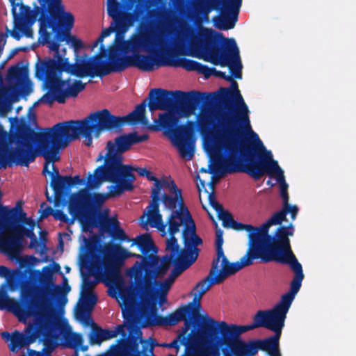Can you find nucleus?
Masks as SVG:
<instances>
[{
	"instance_id": "f257e3e1",
	"label": "nucleus",
	"mask_w": 356,
	"mask_h": 356,
	"mask_svg": "<svg viewBox=\"0 0 356 356\" xmlns=\"http://www.w3.org/2000/svg\"><path fill=\"white\" fill-rule=\"evenodd\" d=\"M230 87L220 88L216 92H203L202 106L197 115L199 131L205 138H211L213 149L229 154L238 149L242 129L251 131L250 111L232 77Z\"/></svg>"
},
{
	"instance_id": "f03ea898",
	"label": "nucleus",
	"mask_w": 356,
	"mask_h": 356,
	"mask_svg": "<svg viewBox=\"0 0 356 356\" xmlns=\"http://www.w3.org/2000/svg\"><path fill=\"white\" fill-rule=\"evenodd\" d=\"M253 140H241L238 149L225 155L217 154L210 171L218 178L226 174L245 172L255 181L266 173L275 176L280 186V196L288 194V184L284 172L277 161L273 159L270 151H267L258 135L252 132Z\"/></svg>"
},
{
	"instance_id": "7ed1b4c3",
	"label": "nucleus",
	"mask_w": 356,
	"mask_h": 356,
	"mask_svg": "<svg viewBox=\"0 0 356 356\" xmlns=\"http://www.w3.org/2000/svg\"><path fill=\"white\" fill-rule=\"evenodd\" d=\"M0 276L6 279L2 284L6 290L7 287L11 291L20 289V300L49 316H56L51 299L63 298L66 302V295L71 289L65 277H63V288L54 284L53 270L49 266L43 267L42 273L29 267L10 270L6 266H0Z\"/></svg>"
},
{
	"instance_id": "20e7f679",
	"label": "nucleus",
	"mask_w": 356,
	"mask_h": 356,
	"mask_svg": "<svg viewBox=\"0 0 356 356\" xmlns=\"http://www.w3.org/2000/svg\"><path fill=\"white\" fill-rule=\"evenodd\" d=\"M184 35L190 48L201 55L199 58L214 65L228 67L232 76L242 78L239 50L234 38H226L222 33L204 26L188 27Z\"/></svg>"
},
{
	"instance_id": "39448f33",
	"label": "nucleus",
	"mask_w": 356,
	"mask_h": 356,
	"mask_svg": "<svg viewBox=\"0 0 356 356\" xmlns=\"http://www.w3.org/2000/svg\"><path fill=\"white\" fill-rule=\"evenodd\" d=\"M145 111L146 100H143L136 105L133 111L124 116L114 115L109 110L104 108L93 112L81 120L65 121L67 145L72 140L79 138L80 135L84 138L85 145L90 147L92 144V134L98 138L102 131L120 132L125 124H141L146 126L148 121Z\"/></svg>"
},
{
	"instance_id": "423d86ee",
	"label": "nucleus",
	"mask_w": 356,
	"mask_h": 356,
	"mask_svg": "<svg viewBox=\"0 0 356 356\" xmlns=\"http://www.w3.org/2000/svg\"><path fill=\"white\" fill-rule=\"evenodd\" d=\"M131 246L136 245L143 254L132 253L122 248L120 244H113L106 246L103 253L102 279L106 286L116 287L122 282L120 269L124 264V260L129 257L141 259L140 262L136 261L131 268L134 278L145 274L144 258L156 255L158 248L154 245L149 234H140L131 239Z\"/></svg>"
},
{
	"instance_id": "0eeeda50",
	"label": "nucleus",
	"mask_w": 356,
	"mask_h": 356,
	"mask_svg": "<svg viewBox=\"0 0 356 356\" xmlns=\"http://www.w3.org/2000/svg\"><path fill=\"white\" fill-rule=\"evenodd\" d=\"M170 238L166 241L165 250L170 252L160 258L157 255H151L144 258L146 264L158 270L160 274H166L170 264L180 266L182 270L188 268L197 259L200 249L197 248L203 243L202 239L196 234V225H188L182 229L181 235L184 248L181 249L177 239V233L168 232Z\"/></svg>"
},
{
	"instance_id": "6e6552de",
	"label": "nucleus",
	"mask_w": 356,
	"mask_h": 356,
	"mask_svg": "<svg viewBox=\"0 0 356 356\" xmlns=\"http://www.w3.org/2000/svg\"><path fill=\"white\" fill-rule=\"evenodd\" d=\"M293 231L291 223L288 226L279 227L273 236L269 232L267 236L260 233L255 251L263 263L276 261L289 265L295 274L291 283L301 286L305 277L302 267L291 250L289 238L293 235Z\"/></svg>"
},
{
	"instance_id": "1a4fd4ad",
	"label": "nucleus",
	"mask_w": 356,
	"mask_h": 356,
	"mask_svg": "<svg viewBox=\"0 0 356 356\" xmlns=\"http://www.w3.org/2000/svg\"><path fill=\"white\" fill-rule=\"evenodd\" d=\"M150 17H156V28L160 34L155 37L152 32L146 30V26L140 23L137 31L133 33L127 40L115 39V44L110 47L111 55L118 56L129 53H154L165 44L162 35L170 30L174 19L169 10L159 11L155 9L149 13Z\"/></svg>"
},
{
	"instance_id": "9d476101",
	"label": "nucleus",
	"mask_w": 356,
	"mask_h": 356,
	"mask_svg": "<svg viewBox=\"0 0 356 356\" xmlns=\"http://www.w3.org/2000/svg\"><path fill=\"white\" fill-rule=\"evenodd\" d=\"M59 63L52 58H38L35 66V76L44 82L47 92L43 95L40 102L50 106L54 102L64 104L69 97H76L86 88V83L75 80L70 84V79H61L62 73Z\"/></svg>"
},
{
	"instance_id": "9b49d317",
	"label": "nucleus",
	"mask_w": 356,
	"mask_h": 356,
	"mask_svg": "<svg viewBox=\"0 0 356 356\" xmlns=\"http://www.w3.org/2000/svg\"><path fill=\"white\" fill-rule=\"evenodd\" d=\"M49 48L54 52L52 58L59 63L60 70L76 77L102 78L114 72V65L111 63V51L110 48L106 49L104 44L100 45L99 52L92 57L86 54L83 56L76 55L72 64L70 63L67 58L64 57L66 52L65 48L63 49V54L60 53L59 43L51 42Z\"/></svg>"
},
{
	"instance_id": "f8f14e48",
	"label": "nucleus",
	"mask_w": 356,
	"mask_h": 356,
	"mask_svg": "<svg viewBox=\"0 0 356 356\" xmlns=\"http://www.w3.org/2000/svg\"><path fill=\"white\" fill-rule=\"evenodd\" d=\"M17 141L39 143V154L44 159V172L49 162L60 160V149L67 146L65 122H58L52 127L35 132L26 122H22L17 127Z\"/></svg>"
},
{
	"instance_id": "ddd939ff",
	"label": "nucleus",
	"mask_w": 356,
	"mask_h": 356,
	"mask_svg": "<svg viewBox=\"0 0 356 356\" xmlns=\"http://www.w3.org/2000/svg\"><path fill=\"white\" fill-rule=\"evenodd\" d=\"M40 6H35L33 10L29 12L26 15L22 17V21L15 22L16 26L22 27L24 24L33 25L38 19L40 23L39 34L40 38L42 39V43L47 46L51 44V32L48 29H52L56 31L58 26L63 28L69 33L73 28L74 17L71 13L65 12L61 3L47 0V3L39 1Z\"/></svg>"
},
{
	"instance_id": "4468645a",
	"label": "nucleus",
	"mask_w": 356,
	"mask_h": 356,
	"mask_svg": "<svg viewBox=\"0 0 356 356\" xmlns=\"http://www.w3.org/2000/svg\"><path fill=\"white\" fill-rule=\"evenodd\" d=\"M206 94L202 92L191 90L183 92L181 90L169 91L162 88L151 89L146 100V106L152 112L156 110H167L175 104L177 111L184 117L194 114L200 107L202 97Z\"/></svg>"
},
{
	"instance_id": "2eb2a0df",
	"label": "nucleus",
	"mask_w": 356,
	"mask_h": 356,
	"mask_svg": "<svg viewBox=\"0 0 356 356\" xmlns=\"http://www.w3.org/2000/svg\"><path fill=\"white\" fill-rule=\"evenodd\" d=\"M179 118L172 112L160 113L159 119L154 120L153 124H149L147 129L158 131L163 129L169 135L172 145L177 147L181 158L191 161L195 153L193 131L195 123L188 121L186 125H178Z\"/></svg>"
},
{
	"instance_id": "dca6fc26",
	"label": "nucleus",
	"mask_w": 356,
	"mask_h": 356,
	"mask_svg": "<svg viewBox=\"0 0 356 356\" xmlns=\"http://www.w3.org/2000/svg\"><path fill=\"white\" fill-rule=\"evenodd\" d=\"M3 309L12 312L19 321L24 322L33 317L49 335L54 331L63 330V323L56 316H49L20 300L9 297L5 285H1L0 288V310Z\"/></svg>"
},
{
	"instance_id": "f3484780",
	"label": "nucleus",
	"mask_w": 356,
	"mask_h": 356,
	"mask_svg": "<svg viewBox=\"0 0 356 356\" xmlns=\"http://www.w3.org/2000/svg\"><path fill=\"white\" fill-rule=\"evenodd\" d=\"M131 147L129 134L118 136L114 141L109 140L106 143V153L100 152L97 161L104 159V163L94 170L93 174H89L87 177V187L92 189V186L102 180L110 173H117L123 164L122 154Z\"/></svg>"
},
{
	"instance_id": "a211bd4d",
	"label": "nucleus",
	"mask_w": 356,
	"mask_h": 356,
	"mask_svg": "<svg viewBox=\"0 0 356 356\" xmlns=\"http://www.w3.org/2000/svg\"><path fill=\"white\" fill-rule=\"evenodd\" d=\"M300 287V285L291 283L290 291L282 296L280 301L273 309L259 310L254 314L253 321L257 327H265L275 332L268 339L280 342L286 314Z\"/></svg>"
},
{
	"instance_id": "6ab92c4d",
	"label": "nucleus",
	"mask_w": 356,
	"mask_h": 356,
	"mask_svg": "<svg viewBox=\"0 0 356 356\" xmlns=\"http://www.w3.org/2000/svg\"><path fill=\"white\" fill-rule=\"evenodd\" d=\"M148 5L145 0H125L122 4L117 0H108L107 13L113 20L118 33L124 34L140 22L146 26Z\"/></svg>"
},
{
	"instance_id": "aec40b11",
	"label": "nucleus",
	"mask_w": 356,
	"mask_h": 356,
	"mask_svg": "<svg viewBox=\"0 0 356 356\" xmlns=\"http://www.w3.org/2000/svg\"><path fill=\"white\" fill-rule=\"evenodd\" d=\"M259 259L255 250L248 249L245 255L241 258L240 261L230 263L225 254L220 258L221 269L219 270V263L216 269L213 265L209 275L202 280L197 283L194 287L193 300L201 301L203 295L211 287L213 284L222 283L227 277L235 274L243 268L250 266L254 259Z\"/></svg>"
},
{
	"instance_id": "412c9836",
	"label": "nucleus",
	"mask_w": 356,
	"mask_h": 356,
	"mask_svg": "<svg viewBox=\"0 0 356 356\" xmlns=\"http://www.w3.org/2000/svg\"><path fill=\"white\" fill-rule=\"evenodd\" d=\"M145 264V274L135 278L136 288L140 293L141 301L144 306L151 312H156V304L160 305L167 302V294L170 289L164 287H158L154 284L155 279H161L165 274L157 273L158 270Z\"/></svg>"
},
{
	"instance_id": "4be33fe9",
	"label": "nucleus",
	"mask_w": 356,
	"mask_h": 356,
	"mask_svg": "<svg viewBox=\"0 0 356 356\" xmlns=\"http://www.w3.org/2000/svg\"><path fill=\"white\" fill-rule=\"evenodd\" d=\"M172 188L173 192L170 193L173 195L163 193L161 202L165 209L172 211L167 219L168 232L178 233L181 226L184 227L195 223L184 204L181 190L176 184H173Z\"/></svg>"
},
{
	"instance_id": "5701e85b",
	"label": "nucleus",
	"mask_w": 356,
	"mask_h": 356,
	"mask_svg": "<svg viewBox=\"0 0 356 356\" xmlns=\"http://www.w3.org/2000/svg\"><path fill=\"white\" fill-rule=\"evenodd\" d=\"M14 150L9 147L7 133L0 127V169H6L13 163L22 166H29L33 162L37 154L33 143L17 142Z\"/></svg>"
},
{
	"instance_id": "b1692460",
	"label": "nucleus",
	"mask_w": 356,
	"mask_h": 356,
	"mask_svg": "<svg viewBox=\"0 0 356 356\" xmlns=\"http://www.w3.org/2000/svg\"><path fill=\"white\" fill-rule=\"evenodd\" d=\"M111 63L114 65V72H122L129 67H135L144 72H150L154 70L155 65L159 67L167 65L159 60L158 50L148 54L132 53L131 55L113 56Z\"/></svg>"
},
{
	"instance_id": "393cba45",
	"label": "nucleus",
	"mask_w": 356,
	"mask_h": 356,
	"mask_svg": "<svg viewBox=\"0 0 356 356\" xmlns=\"http://www.w3.org/2000/svg\"><path fill=\"white\" fill-rule=\"evenodd\" d=\"M243 0H209L207 12L214 9L220 15L213 18L216 28L227 31L234 28L238 17Z\"/></svg>"
},
{
	"instance_id": "a878e982",
	"label": "nucleus",
	"mask_w": 356,
	"mask_h": 356,
	"mask_svg": "<svg viewBox=\"0 0 356 356\" xmlns=\"http://www.w3.org/2000/svg\"><path fill=\"white\" fill-rule=\"evenodd\" d=\"M117 173H110L99 182L92 186V189L98 188L104 182L108 181L114 183L116 186H112L115 189L111 191V195H120L124 191H130L134 189L133 183L135 181L134 171L138 172L140 177H145L148 170L146 168L133 167L130 165L122 164Z\"/></svg>"
},
{
	"instance_id": "bb28decb",
	"label": "nucleus",
	"mask_w": 356,
	"mask_h": 356,
	"mask_svg": "<svg viewBox=\"0 0 356 356\" xmlns=\"http://www.w3.org/2000/svg\"><path fill=\"white\" fill-rule=\"evenodd\" d=\"M235 356H254L259 350L266 351L270 356H281L279 342L266 338L262 340L250 341L245 343L242 340H236L227 345Z\"/></svg>"
},
{
	"instance_id": "cd10ccee",
	"label": "nucleus",
	"mask_w": 356,
	"mask_h": 356,
	"mask_svg": "<svg viewBox=\"0 0 356 356\" xmlns=\"http://www.w3.org/2000/svg\"><path fill=\"white\" fill-rule=\"evenodd\" d=\"M201 308L200 301L192 302L184 305L175 310V312L168 314L166 316H162L156 314V312H152L153 319L149 322V325H175L179 321L185 320H191L188 316H199V311Z\"/></svg>"
},
{
	"instance_id": "c85d7f7f",
	"label": "nucleus",
	"mask_w": 356,
	"mask_h": 356,
	"mask_svg": "<svg viewBox=\"0 0 356 356\" xmlns=\"http://www.w3.org/2000/svg\"><path fill=\"white\" fill-rule=\"evenodd\" d=\"M207 326L213 332H220L222 337V343L229 345L239 339L240 335L248 330L246 325H228L225 321L217 322L212 318L205 317Z\"/></svg>"
},
{
	"instance_id": "c756f323",
	"label": "nucleus",
	"mask_w": 356,
	"mask_h": 356,
	"mask_svg": "<svg viewBox=\"0 0 356 356\" xmlns=\"http://www.w3.org/2000/svg\"><path fill=\"white\" fill-rule=\"evenodd\" d=\"M193 325L192 320H185L184 327L182 328L181 332L177 335V338L169 343H163L161 345L163 347L170 348H175L177 353L179 350L180 345L185 346L184 354L181 356H202L204 353L200 352L196 346L193 343V338L191 337L194 331L192 330L188 337L186 333L190 327Z\"/></svg>"
},
{
	"instance_id": "7c9ffc66",
	"label": "nucleus",
	"mask_w": 356,
	"mask_h": 356,
	"mask_svg": "<svg viewBox=\"0 0 356 356\" xmlns=\"http://www.w3.org/2000/svg\"><path fill=\"white\" fill-rule=\"evenodd\" d=\"M10 234L0 236V250L11 257L17 256L22 250L24 233L15 228H9Z\"/></svg>"
},
{
	"instance_id": "2f4dec72",
	"label": "nucleus",
	"mask_w": 356,
	"mask_h": 356,
	"mask_svg": "<svg viewBox=\"0 0 356 356\" xmlns=\"http://www.w3.org/2000/svg\"><path fill=\"white\" fill-rule=\"evenodd\" d=\"M161 200L160 198V191H152L151 193V202L147 209V216L151 227H155L161 233L162 236L166 235L168 229L166 230L167 222L164 223L162 219V215L159 213V202Z\"/></svg>"
},
{
	"instance_id": "473e14b6",
	"label": "nucleus",
	"mask_w": 356,
	"mask_h": 356,
	"mask_svg": "<svg viewBox=\"0 0 356 356\" xmlns=\"http://www.w3.org/2000/svg\"><path fill=\"white\" fill-rule=\"evenodd\" d=\"M222 226L226 228H232L236 231L245 230L248 232L249 248L255 250V245L258 241V235L259 233V227H254L252 225L243 224L235 220L232 215L228 212L221 220Z\"/></svg>"
},
{
	"instance_id": "72a5a7b5",
	"label": "nucleus",
	"mask_w": 356,
	"mask_h": 356,
	"mask_svg": "<svg viewBox=\"0 0 356 356\" xmlns=\"http://www.w3.org/2000/svg\"><path fill=\"white\" fill-rule=\"evenodd\" d=\"M99 227L102 232L109 234L113 239L120 242H131V239L126 234L124 230L120 226V222L115 218L103 216L99 218Z\"/></svg>"
},
{
	"instance_id": "f704fd0d",
	"label": "nucleus",
	"mask_w": 356,
	"mask_h": 356,
	"mask_svg": "<svg viewBox=\"0 0 356 356\" xmlns=\"http://www.w3.org/2000/svg\"><path fill=\"white\" fill-rule=\"evenodd\" d=\"M92 193L81 189L76 194L72 195L68 205L70 214H79L81 211L92 209Z\"/></svg>"
},
{
	"instance_id": "c9c22d12",
	"label": "nucleus",
	"mask_w": 356,
	"mask_h": 356,
	"mask_svg": "<svg viewBox=\"0 0 356 356\" xmlns=\"http://www.w3.org/2000/svg\"><path fill=\"white\" fill-rule=\"evenodd\" d=\"M60 184H62L61 191L59 197L54 200V207H59L65 206L67 203V197L70 188L76 185H83L86 183L85 179H81L79 175L74 177L66 175L65 177H60Z\"/></svg>"
},
{
	"instance_id": "e433bc0d",
	"label": "nucleus",
	"mask_w": 356,
	"mask_h": 356,
	"mask_svg": "<svg viewBox=\"0 0 356 356\" xmlns=\"http://www.w3.org/2000/svg\"><path fill=\"white\" fill-rule=\"evenodd\" d=\"M86 325H91L89 333V343L90 345H101L102 342L111 339L110 330L104 329L95 323L90 317H87L83 321Z\"/></svg>"
},
{
	"instance_id": "4c0bfd02",
	"label": "nucleus",
	"mask_w": 356,
	"mask_h": 356,
	"mask_svg": "<svg viewBox=\"0 0 356 356\" xmlns=\"http://www.w3.org/2000/svg\"><path fill=\"white\" fill-rule=\"evenodd\" d=\"M130 293V291H127L122 295L123 300L126 304V310H123V317L129 323L128 330L129 333H135L137 336H140L142 334V332L140 327L136 325L138 319L137 312L134 307L127 305V301L131 296Z\"/></svg>"
},
{
	"instance_id": "58836bf2",
	"label": "nucleus",
	"mask_w": 356,
	"mask_h": 356,
	"mask_svg": "<svg viewBox=\"0 0 356 356\" xmlns=\"http://www.w3.org/2000/svg\"><path fill=\"white\" fill-rule=\"evenodd\" d=\"M97 301V297L94 293H82L81 303L78 307L76 315L83 321L90 317L88 312L93 309Z\"/></svg>"
},
{
	"instance_id": "ea45409f",
	"label": "nucleus",
	"mask_w": 356,
	"mask_h": 356,
	"mask_svg": "<svg viewBox=\"0 0 356 356\" xmlns=\"http://www.w3.org/2000/svg\"><path fill=\"white\" fill-rule=\"evenodd\" d=\"M55 162H49L47 165V171L44 172V166L43 167L42 174L46 175H49L51 177L50 186L54 191V199L56 200L59 197V194L61 191L62 184H60V177H65L59 174L58 168L54 164Z\"/></svg>"
},
{
	"instance_id": "a19ab883",
	"label": "nucleus",
	"mask_w": 356,
	"mask_h": 356,
	"mask_svg": "<svg viewBox=\"0 0 356 356\" xmlns=\"http://www.w3.org/2000/svg\"><path fill=\"white\" fill-rule=\"evenodd\" d=\"M286 211L283 210V208L275 212L267 221L259 226V233H262L263 236H267L270 227L281 224L286 220Z\"/></svg>"
},
{
	"instance_id": "79ce46f5",
	"label": "nucleus",
	"mask_w": 356,
	"mask_h": 356,
	"mask_svg": "<svg viewBox=\"0 0 356 356\" xmlns=\"http://www.w3.org/2000/svg\"><path fill=\"white\" fill-rule=\"evenodd\" d=\"M32 342L33 340L31 339L30 337L15 330L13 332V339L11 345H10V349L11 351L14 352L19 348L29 346Z\"/></svg>"
},
{
	"instance_id": "37998d69",
	"label": "nucleus",
	"mask_w": 356,
	"mask_h": 356,
	"mask_svg": "<svg viewBox=\"0 0 356 356\" xmlns=\"http://www.w3.org/2000/svg\"><path fill=\"white\" fill-rule=\"evenodd\" d=\"M10 3L11 12L15 22H17V21L22 22V17L32 10L29 6L24 5L22 0H10Z\"/></svg>"
},
{
	"instance_id": "c03bdc74",
	"label": "nucleus",
	"mask_w": 356,
	"mask_h": 356,
	"mask_svg": "<svg viewBox=\"0 0 356 356\" xmlns=\"http://www.w3.org/2000/svg\"><path fill=\"white\" fill-rule=\"evenodd\" d=\"M80 221L82 229L84 232L91 231L94 227H99V220L92 214L86 211H81L76 216Z\"/></svg>"
},
{
	"instance_id": "a18cd8bd",
	"label": "nucleus",
	"mask_w": 356,
	"mask_h": 356,
	"mask_svg": "<svg viewBox=\"0 0 356 356\" xmlns=\"http://www.w3.org/2000/svg\"><path fill=\"white\" fill-rule=\"evenodd\" d=\"M215 245L216 251V258H215L213 260V269H216L217 264L220 262V258L223 256V254H225L222 249L223 231L220 229H216Z\"/></svg>"
},
{
	"instance_id": "49530a36",
	"label": "nucleus",
	"mask_w": 356,
	"mask_h": 356,
	"mask_svg": "<svg viewBox=\"0 0 356 356\" xmlns=\"http://www.w3.org/2000/svg\"><path fill=\"white\" fill-rule=\"evenodd\" d=\"M113 186H110L111 190L107 193H93L92 195V207H101L104 202L107 200L108 197H115V195H111V191H114L115 189L112 188Z\"/></svg>"
},
{
	"instance_id": "de8ad7c7",
	"label": "nucleus",
	"mask_w": 356,
	"mask_h": 356,
	"mask_svg": "<svg viewBox=\"0 0 356 356\" xmlns=\"http://www.w3.org/2000/svg\"><path fill=\"white\" fill-rule=\"evenodd\" d=\"M67 342L71 348H78L81 347L82 351L88 350L87 346H83V339L80 333L73 332L67 338Z\"/></svg>"
},
{
	"instance_id": "09e8293b",
	"label": "nucleus",
	"mask_w": 356,
	"mask_h": 356,
	"mask_svg": "<svg viewBox=\"0 0 356 356\" xmlns=\"http://www.w3.org/2000/svg\"><path fill=\"white\" fill-rule=\"evenodd\" d=\"M208 199L209 204L216 211L218 218L221 220L223 217L225 216V213L229 211L223 209V207L216 200V197L213 193L209 195Z\"/></svg>"
},
{
	"instance_id": "8fccbe9b",
	"label": "nucleus",
	"mask_w": 356,
	"mask_h": 356,
	"mask_svg": "<svg viewBox=\"0 0 356 356\" xmlns=\"http://www.w3.org/2000/svg\"><path fill=\"white\" fill-rule=\"evenodd\" d=\"M26 73V69L19 65L11 66L8 71V76L16 80L22 79L24 76H25Z\"/></svg>"
},
{
	"instance_id": "3c124183",
	"label": "nucleus",
	"mask_w": 356,
	"mask_h": 356,
	"mask_svg": "<svg viewBox=\"0 0 356 356\" xmlns=\"http://www.w3.org/2000/svg\"><path fill=\"white\" fill-rule=\"evenodd\" d=\"M72 218H69L67 214H65L60 209H54L53 217L56 220H60L65 223H67L69 225H72L74 223V220L76 219L78 214H70Z\"/></svg>"
},
{
	"instance_id": "603ef678",
	"label": "nucleus",
	"mask_w": 356,
	"mask_h": 356,
	"mask_svg": "<svg viewBox=\"0 0 356 356\" xmlns=\"http://www.w3.org/2000/svg\"><path fill=\"white\" fill-rule=\"evenodd\" d=\"M67 42H70L74 49V56L79 55V51L84 47V44L81 40L77 38L74 35H72L70 33L67 35Z\"/></svg>"
},
{
	"instance_id": "864d4df0",
	"label": "nucleus",
	"mask_w": 356,
	"mask_h": 356,
	"mask_svg": "<svg viewBox=\"0 0 356 356\" xmlns=\"http://www.w3.org/2000/svg\"><path fill=\"white\" fill-rule=\"evenodd\" d=\"M115 31L117 33H118V32L117 31V29H116V26L113 24V22L111 24V26L104 29L100 35L99 36V38L97 39L96 41L94 42L93 44H92V49L97 47V45L99 44V43H102L104 40V39L108 36H109L113 32ZM120 33H119L120 34Z\"/></svg>"
},
{
	"instance_id": "5fc2aeb1",
	"label": "nucleus",
	"mask_w": 356,
	"mask_h": 356,
	"mask_svg": "<svg viewBox=\"0 0 356 356\" xmlns=\"http://www.w3.org/2000/svg\"><path fill=\"white\" fill-rule=\"evenodd\" d=\"M200 63L193 60H191V59H188V58H183L181 60L179 65H181L182 67H184L185 70H186L188 71H196L197 72L198 70Z\"/></svg>"
},
{
	"instance_id": "6e6d98bb",
	"label": "nucleus",
	"mask_w": 356,
	"mask_h": 356,
	"mask_svg": "<svg viewBox=\"0 0 356 356\" xmlns=\"http://www.w3.org/2000/svg\"><path fill=\"white\" fill-rule=\"evenodd\" d=\"M177 277V275H175L174 273H170L169 277L163 281L157 280L155 279L154 280V284L158 287H164L165 289H170L172 284L175 282Z\"/></svg>"
},
{
	"instance_id": "4d7b16f0",
	"label": "nucleus",
	"mask_w": 356,
	"mask_h": 356,
	"mask_svg": "<svg viewBox=\"0 0 356 356\" xmlns=\"http://www.w3.org/2000/svg\"><path fill=\"white\" fill-rule=\"evenodd\" d=\"M131 145L140 143L147 140L149 138L148 134L138 135L136 132L129 134Z\"/></svg>"
},
{
	"instance_id": "13d9d810",
	"label": "nucleus",
	"mask_w": 356,
	"mask_h": 356,
	"mask_svg": "<svg viewBox=\"0 0 356 356\" xmlns=\"http://www.w3.org/2000/svg\"><path fill=\"white\" fill-rule=\"evenodd\" d=\"M96 285V282L88 277L83 280L82 293H93L92 289Z\"/></svg>"
},
{
	"instance_id": "bf43d9fd",
	"label": "nucleus",
	"mask_w": 356,
	"mask_h": 356,
	"mask_svg": "<svg viewBox=\"0 0 356 356\" xmlns=\"http://www.w3.org/2000/svg\"><path fill=\"white\" fill-rule=\"evenodd\" d=\"M40 211H41L40 216L41 220L44 219L51 215L53 216L54 209L50 206H48L45 202H42L41 204Z\"/></svg>"
},
{
	"instance_id": "052dcab7",
	"label": "nucleus",
	"mask_w": 356,
	"mask_h": 356,
	"mask_svg": "<svg viewBox=\"0 0 356 356\" xmlns=\"http://www.w3.org/2000/svg\"><path fill=\"white\" fill-rule=\"evenodd\" d=\"M145 177L149 180V181H154V187L152 188V190H151V192L152 191H161V185L159 184V179L155 177L154 175H153L152 174V172L148 170L147 172V174L145 175Z\"/></svg>"
},
{
	"instance_id": "680f3d73",
	"label": "nucleus",
	"mask_w": 356,
	"mask_h": 356,
	"mask_svg": "<svg viewBox=\"0 0 356 356\" xmlns=\"http://www.w3.org/2000/svg\"><path fill=\"white\" fill-rule=\"evenodd\" d=\"M118 334H121L123 337H126L125 326L123 324L118 325L115 330H110L111 338H115Z\"/></svg>"
},
{
	"instance_id": "e2e57ef3",
	"label": "nucleus",
	"mask_w": 356,
	"mask_h": 356,
	"mask_svg": "<svg viewBox=\"0 0 356 356\" xmlns=\"http://www.w3.org/2000/svg\"><path fill=\"white\" fill-rule=\"evenodd\" d=\"M213 68V67H209L206 65L200 63V65H199V67H198V70L197 72L200 74H203L206 79H208L211 76H212Z\"/></svg>"
},
{
	"instance_id": "0e129e2a",
	"label": "nucleus",
	"mask_w": 356,
	"mask_h": 356,
	"mask_svg": "<svg viewBox=\"0 0 356 356\" xmlns=\"http://www.w3.org/2000/svg\"><path fill=\"white\" fill-rule=\"evenodd\" d=\"M283 210L286 211V215L288 213L291 214V218L292 220H294L296 218V216L298 212V208L296 205H289L286 207H282Z\"/></svg>"
},
{
	"instance_id": "69168bd1",
	"label": "nucleus",
	"mask_w": 356,
	"mask_h": 356,
	"mask_svg": "<svg viewBox=\"0 0 356 356\" xmlns=\"http://www.w3.org/2000/svg\"><path fill=\"white\" fill-rule=\"evenodd\" d=\"M212 75H213V76H215L216 77H219V78L223 79H225L226 81L232 80V76L227 75L225 74V72H221V71H218V70H217L214 67L213 68Z\"/></svg>"
},
{
	"instance_id": "338daca9",
	"label": "nucleus",
	"mask_w": 356,
	"mask_h": 356,
	"mask_svg": "<svg viewBox=\"0 0 356 356\" xmlns=\"http://www.w3.org/2000/svg\"><path fill=\"white\" fill-rule=\"evenodd\" d=\"M159 184L161 186V189L163 187H165V188L169 189V193L173 192V190L172 188V186H173V184H176L175 182L173 180H171V181H166L165 179H162V180L159 179Z\"/></svg>"
},
{
	"instance_id": "774afa93",
	"label": "nucleus",
	"mask_w": 356,
	"mask_h": 356,
	"mask_svg": "<svg viewBox=\"0 0 356 356\" xmlns=\"http://www.w3.org/2000/svg\"><path fill=\"white\" fill-rule=\"evenodd\" d=\"M1 336H2V338L6 341H10V342L12 341V339H13V333L12 334H10L8 332H3L1 333Z\"/></svg>"
}]
</instances>
